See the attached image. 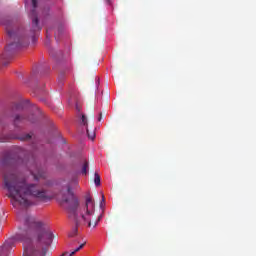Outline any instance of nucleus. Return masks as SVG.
<instances>
[{
	"label": "nucleus",
	"instance_id": "obj_19",
	"mask_svg": "<svg viewBox=\"0 0 256 256\" xmlns=\"http://www.w3.org/2000/svg\"><path fill=\"white\" fill-rule=\"evenodd\" d=\"M63 78V75L59 76V80L61 81V79Z\"/></svg>",
	"mask_w": 256,
	"mask_h": 256
},
{
	"label": "nucleus",
	"instance_id": "obj_15",
	"mask_svg": "<svg viewBox=\"0 0 256 256\" xmlns=\"http://www.w3.org/2000/svg\"><path fill=\"white\" fill-rule=\"evenodd\" d=\"M104 203H105V195L102 194V201L100 202V207H103Z\"/></svg>",
	"mask_w": 256,
	"mask_h": 256
},
{
	"label": "nucleus",
	"instance_id": "obj_16",
	"mask_svg": "<svg viewBox=\"0 0 256 256\" xmlns=\"http://www.w3.org/2000/svg\"><path fill=\"white\" fill-rule=\"evenodd\" d=\"M103 119V113H100L99 117H98V121H101Z\"/></svg>",
	"mask_w": 256,
	"mask_h": 256
},
{
	"label": "nucleus",
	"instance_id": "obj_4",
	"mask_svg": "<svg viewBox=\"0 0 256 256\" xmlns=\"http://www.w3.org/2000/svg\"><path fill=\"white\" fill-rule=\"evenodd\" d=\"M6 33L14 42L8 44L6 46V53H13L19 47H26L29 45V38L25 36V32L23 30H13L11 25L6 24Z\"/></svg>",
	"mask_w": 256,
	"mask_h": 256
},
{
	"label": "nucleus",
	"instance_id": "obj_12",
	"mask_svg": "<svg viewBox=\"0 0 256 256\" xmlns=\"http://www.w3.org/2000/svg\"><path fill=\"white\" fill-rule=\"evenodd\" d=\"M20 141H29L31 139V134H26L22 137H19Z\"/></svg>",
	"mask_w": 256,
	"mask_h": 256
},
{
	"label": "nucleus",
	"instance_id": "obj_20",
	"mask_svg": "<svg viewBox=\"0 0 256 256\" xmlns=\"http://www.w3.org/2000/svg\"><path fill=\"white\" fill-rule=\"evenodd\" d=\"M32 41H35V36H32Z\"/></svg>",
	"mask_w": 256,
	"mask_h": 256
},
{
	"label": "nucleus",
	"instance_id": "obj_1",
	"mask_svg": "<svg viewBox=\"0 0 256 256\" xmlns=\"http://www.w3.org/2000/svg\"><path fill=\"white\" fill-rule=\"evenodd\" d=\"M23 243V256H46L53 243V232L35 216L24 217V229L14 236Z\"/></svg>",
	"mask_w": 256,
	"mask_h": 256
},
{
	"label": "nucleus",
	"instance_id": "obj_2",
	"mask_svg": "<svg viewBox=\"0 0 256 256\" xmlns=\"http://www.w3.org/2000/svg\"><path fill=\"white\" fill-rule=\"evenodd\" d=\"M71 185H77V179L74 178L68 185L66 192H60L58 198L61 203L67 204V211L69 213V218L74 220L75 227L69 234V237H75L79 231V227H97L99 221H101V216L95 215V201L91 197L86 198V202L83 206L79 208V200L73 194L71 190Z\"/></svg>",
	"mask_w": 256,
	"mask_h": 256
},
{
	"label": "nucleus",
	"instance_id": "obj_5",
	"mask_svg": "<svg viewBox=\"0 0 256 256\" xmlns=\"http://www.w3.org/2000/svg\"><path fill=\"white\" fill-rule=\"evenodd\" d=\"M32 10L30 12V19H32V33H37L41 29L39 26V18L37 17V0H32Z\"/></svg>",
	"mask_w": 256,
	"mask_h": 256
},
{
	"label": "nucleus",
	"instance_id": "obj_17",
	"mask_svg": "<svg viewBox=\"0 0 256 256\" xmlns=\"http://www.w3.org/2000/svg\"><path fill=\"white\" fill-rule=\"evenodd\" d=\"M68 254H66L65 256H73V255H75V252H67Z\"/></svg>",
	"mask_w": 256,
	"mask_h": 256
},
{
	"label": "nucleus",
	"instance_id": "obj_9",
	"mask_svg": "<svg viewBox=\"0 0 256 256\" xmlns=\"http://www.w3.org/2000/svg\"><path fill=\"white\" fill-rule=\"evenodd\" d=\"M94 183L96 187H99V185H101V176L99 175V173L94 174Z\"/></svg>",
	"mask_w": 256,
	"mask_h": 256
},
{
	"label": "nucleus",
	"instance_id": "obj_14",
	"mask_svg": "<svg viewBox=\"0 0 256 256\" xmlns=\"http://www.w3.org/2000/svg\"><path fill=\"white\" fill-rule=\"evenodd\" d=\"M81 123L87 127V116H85V114H83L81 117Z\"/></svg>",
	"mask_w": 256,
	"mask_h": 256
},
{
	"label": "nucleus",
	"instance_id": "obj_7",
	"mask_svg": "<svg viewBox=\"0 0 256 256\" xmlns=\"http://www.w3.org/2000/svg\"><path fill=\"white\" fill-rule=\"evenodd\" d=\"M9 163H11V154H9V152L0 153L1 167H8Z\"/></svg>",
	"mask_w": 256,
	"mask_h": 256
},
{
	"label": "nucleus",
	"instance_id": "obj_13",
	"mask_svg": "<svg viewBox=\"0 0 256 256\" xmlns=\"http://www.w3.org/2000/svg\"><path fill=\"white\" fill-rule=\"evenodd\" d=\"M83 247H85V243L80 244L79 247H77L76 249H74L72 251V253H74V255H75V253H78V251H81V249H83Z\"/></svg>",
	"mask_w": 256,
	"mask_h": 256
},
{
	"label": "nucleus",
	"instance_id": "obj_11",
	"mask_svg": "<svg viewBox=\"0 0 256 256\" xmlns=\"http://www.w3.org/2000/svg\"><path fill=\"white\" fill-rule=\"evenodd\" d=\"M87 131V135H88V139H91L93 141V139H95V131L89 132V128H86Z\"/></svg>",
	"mask_w": 256,
	"mask_h": 256
},
{
	"label": "nucleus",
	"instance_id": "obj_3",
	"mask_svg": "<svg viewBox=\"0 0 256 256\" xmlns=\"http://www.w3.org/2000/svg\"><path fill=\"white\" fill-rule=\"evenodd\" d=\"M4 185L8 191L13 207H31L33 201L29 197L37 199L42 203H47L51 198L47 196V191L41 186L27 183V180L19 178L16 174L4 175Z\"/></svg>",
	"mask_w": 256,
	"mask_h": 256
},
{
	"label": "nucleus",
	"instance_id": "obj_10",
	"mask_svg": "<svg viewBox=\"0 0 256 256\" xmlns=\"http://www.w3.org/2000/svg\"><path fill=\"white\" fill-rule=\"evenodd\" d=\"M89 169V162H85L82 167V175H87V170Z\"/></svg>",
	"mask_w": 256,
	"mask_h": 256
},
{
	"label": "nucleus",
	"instance_id": "obj_6",
	"mask_svg": "<svg viewBox=\"0 0 256 256\" xmlns=\"http://www.w3.org/2000/svg\"><path fill=\"white\" fill-rule=\"evenodd\" d=\"M25 121H30V123H35V116L31 115L30 117H26L23 115H16L14 119V126L19 127V123H25Z\"/></svg>",
	"mask_w": 256,
	"mask_h": 256
},
{
	"label": "nucleus",
	"instance_id": "obj_18",
	"mask_svg": "<svg viewBox=\"0 0 256 256\" xmlns=\"http://www.w3.org/2000/svg\"><path fill=\"white\" fill-rule=\"evenodd\" d=\"M66 255H68V253H67V252H64L61 256H66Z\"/></svg>",
	"mask_w": 256,
	"mask_h": 256
},
{
	"label": "nucleus",
	"instance_id": "obj_8",
	"mask_svg": "<svg viewBox=\"0 0 256 256\" xmlns=\"http://www.w3.org/2000/svg\"><path fill=\"white\" fill-rule=\"evenodd\" d=\"M31 175H33L35 181H39V179H45L46 174L45 171L41 169H37L36 171L33 168H29Z\"/></svg>",
	"mask_w": 256,
	"mask_h": 256
},
{
	"label": "nucleus",
	"instance_id": "obj_21",
	"mask_svg": "<svg viewBox=\"0 0 256 256\" xmlns=\"http://www.w3.org/2000/svg\"><path fill=\"white\" fill-rule=\"evenodd\" d=\"M109 1H110V0H108V3H110Z\"/></svg>",
	"mask_w": 256,
	"mask_h": 256
}]
</instances>
